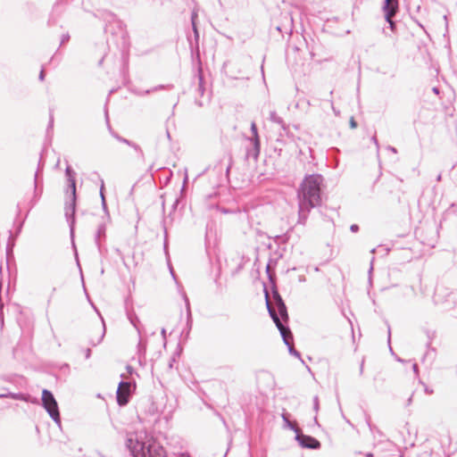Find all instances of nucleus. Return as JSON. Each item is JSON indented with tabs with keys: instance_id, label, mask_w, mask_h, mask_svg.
I'll return each mask as SVG.
<instances>
[{
	"instance_id": "obj_32",
	"label": "nucleus",
	"mask_w": 457,
	"mask_h": 457,
	"mask_svg": "<svg viewBox=\"0 0 457 457\" xmlns=\"http://www.w3.org/2000/svg\"><path fill=\"white\" fill-rule=\"evenodd\" d=\"M70 38V36L67 34V35H62V44H64L65 42H67Z\"/></svg>"
},
{
	"instance_id": "obj_31",
	"label": "nucleus",
	"mask_w": 457,
	"mask_h": 457,
	"mask_svg": "<svg viewBox=\"0 0 457 457\" xmlns=\"http://www.w3.org/2000/svg\"><path fill=\"white\" fill-rule=\"evenodd\" d=\"M412 370H413L415 375L418 376L419 375V368H418L417 363H413Z\"/></svg>"
},
{
	"instance_id": "obj_47",
	"label": "nucleus",
	"mask_w": 457,
	"mask_h": 457,
	"mask_svg": "<svg viewBox=\"0 0 457 457\" xmlns=\"http://www.w3.org/2000/svg\"><path fill=\"white\" fill-rule=\"evenodd\" d=\"M188 41H189V44L191 45V46H193V41H192V39L188 38Z\"/></svg>"
},
{
	"instance_id": "obj_10",
	"label": "nucleus",
	"mask_w": 457,
	"mask_h": 457,
	"mask_svg": "<svg viewBox=\"0 0 457 457\" xmlns=\"http://www.w3.org/2000/svg\"><path fill=\"white\" fill-rule=\"evenodd\" d=\"M105 232H106L105 223L102 222L101 224L98 225V228H97V230L96 233V237H95L96 244L99 249L101 248V239L105 238Z\"/></svg>"
},
{
	"instance_id": "obj_15",
	"label": "nucleus",
	"mask_w": 457,
	"mask_h": 457,
	"mask_svg": "<svg viewBox=\"0 0 457 457\" xmlns=\"http://www.w3.org/2000/svg\"><path fill=\"white\" fill-rule=\"evenodd\" d=\"M65 173H66V176L68 178V182H69V189L71 191V181L74 183V186L76 187V180H75V178H74V171L72 170V169L71 168V166H67L66 170H65Z\"/></svg>"
},
{
	"instance_id": "obj_6",
	"label": "nucleus",
	"mask_w": 457,
	"mask_h": 457,
	"mask_svg": "<svg viewBox=\"0 0 457 457\" xmlns=\"http://www.w3.org/2000/svg\"><path fill=\"white\" fill-rule=\"evenodd\" d=\"M382 9L385 13V19L389 23V28L392 31H395V22L393 21V17L398 11V0H384Z\"/></svg>"
},
{
	"instance_id": "obj_43",
	"label": "nucleus",
	"mask_w": 457,
	"mask_h": 457,
	"mask_svg": "<svg viewBox=\"0 0 457 457\" xmlns=\"http://www.w3.org/2000/svg\"><path fill=\"white\" fill-rule=\"evenodd\" d=\"M390 337H391V329H390V328H388V340H390Z\"/></svg>"
},
{
	"instance_id": "obj_39",
	"label": "nucleus",
	"mask_w": 457,
	"mask_h": 457,
	"mask_svg": "<svg viewBox=\"0 0 457 457\" xmlns=\"http://www.w3.org/2000/svg\"><path fill=\"white\" fill-rule=\"evenodd\" d=\"M90 354H91V350L87 349V353H86V358L88 359L90 357Z\"/></svg>"
},
{
	"instance_id": "obj_45",
	"label": "nucleus",
	"mask_w": 457,
	"mask_h": 457,
	"mask_svg": "<svg viewBox=\"0 0 457 457\" xmlns=\"http://www.w3.org/2000/svg\"><path fill=\"white\" fill-rule=\"evenodd\" d=\"M186 303H187V310H189V303H188V300L187 297H186Z\"/></svg>"
},
{
	"instance_id": "obj_37",
	"label": "nucleus",
	"mask_w": 457,
	"mask_h": 457,
	"mask_svg": "<svg viewBox=\"0 0 457 457\" xmlns=\"http://www.w3.org/2000/svg\"><path fill=\"white\" fill-rule=\"evenodd\" d=\"M53 122H54V117H53V114L51 113V114H50L49 127H52V126H53Z\"/></svg>"
},
{
	"instance_id": "obj_12",
	"label": "nucleus",
	"mask_w": 457,
	"mask_h": 457,
	"mask_svg": "<svg viewBox=\"0 0 457 457\" xmlns=\"http://www.w3.org/2000/svg\"><path fill=\"white\" fill-rule=\"evenodd\" d=\"M426 335H427V337H428V342H427V347H428V351L427 353H425V357H427L428 355L430 354V352H436V349L431 347V344H432V341L435 339V337H436V330H431V329H428L426 331Z\"/></svg>"
},
{
	"instance_id": "obj_46",
	"label": "nucleus",
	"mask_w": 457,
	"mask_h": 457,
	"mask_svg": "<svg viewBox=\"0 0 457 457\" xmlns=\"http://www.w3.org/2000/svg\"><path fill=\"white\" fill-rule=\"evenodd\" d=\"M433 91H434L436 94H438V92H439V91H438V89H437L436 87H434V88H433Z\"/></svg>"
},
{
	"instance_id": "obj_21",
	"label": "nucleus",
	"mask_w": 457,
	"mask_h": 457,
	"mask_svg": "<svg viewBox=\"0 0 457 457\" xmlns=\"http://www.w3.org/2000/svg\"><path fill=\"white\" fill-rule=\"evenodd\" d=\"M101 203H102V207L106 214L107 219L110 220V216H109L108 210H107V204H106V201H105V196H103V200H101Z\"/></svg>"
},
{
	"instance_id": "obj_5",
	"label": "nucleus",
	"mask_w": 457,
	"mask_h": 457,
	"mask_svg": "<svg viewBox=\"0 0 457 457\" xmlns=\"http://www.w3.org/2000/svg\"><path fill=\"white\" fill-rule=\"evenodd\" d=\"M75 210H76V187L71 181V200L66 203L65 216L71 228V233H73L75 224Z\"/></svg>"
},
{
	"instance_id": "obj_48",
	"label": "nucleus",
	"mask_w": 457,
	"mask_h": 457,
	"mask_svg": "<svg viewBox=\"0 0 457 457\" xmlns=\"http://www.w3.org/2000/svg\"><path fill=\"white\" fill-rule=\"evenodd\" d=\"M37 172L35 174V183H37Z\"/></svg>"
},
{
	"instance_id": "obj_4",
	"label": "nucleus",
	"mask_w": 457,
	"mask_h": 457,
	"mask_svg": "<svg viewBox=\"0 0 457 457\" xmlns=\"http://www.w3.org/2000/svg\"><path fill=\"white\" fill-rule=\"evenodd\" d=\"M42 405L49 416L53 419V420L58 426H61V417L58 403L52 392L47 389H44L42 391Z\"/></svg>"
},
{
	"instance_id": "obj_23",
	"label": "nucleus",
	"mask_w": 457,
	"mask_h": 457,
	"mask_svg": "<svg viewBox=\"0 0 457 457\" xmlns=\"http://www.w3.org/2000/svg\"><path fill=\"white\" fill-rule=\"evenodd\" d=\"M137 346H138L139 354L144 353L145 352V343H143L142 340L139 341Z\"/></svg>"
},
{
	"instance_id": "obj_44",
	"label": "nucleus",
	"mask_w": 457,
	"mask_h": 457,
	"mask_svg": "<svg viewBox=\"0 0 457 457\" xmlns=\"http://www.w3.org/2000/svg\"><path fill=\"white\" fill-rule=\"evenodd\" d=\"M441 179H442V176H441V174H439V175L437 176V178H436V180H437V181H441Z\"/></svg>"
},
{
	"instance_id": "obj_3",
	"label": "nucleus",
	"mask_w": 457,
	"mask_h": 457,
	"mask_svg": "<svg viewBox=\"0 0 457 457\" xmlns=\"http://www.w3.org/2000/svg\"><path fill=\"white\" fill-rule=\"evenodd\" d=\"M126 446L133 457H167L162 445L144 431L128 435Z\"/></svg>"
},
{
	"instance_id": "obj_30",
	"label": "nucleus",
	"mask_w": 457,
	"mask_h": 457,
	"mask_svg": "<svg viewBox=\"0 0 457 457\" xmlns=\"http://www.w3.org/2000/svg\"><path fill=\"white\" fill-rule=\"evenodd\" d=\"M350 229L352 232H357L359 230V226L356 224H353L351 225Z\"/></svg>"
},
{
	"instance_id": "obj_22",
	"label": "nucleus",
	"mask_w": 457,
	"mask_h": 457,
	"mask_svg": "<svg viewBox=\"0 0 457 457\" xmlns=\"http://www.w3.org/2000/svg\"><path fill=\"white\" fill-rule=\"evenodd\" d=\"M102 321H103V331H102V334H101L100 337L97 339L96 342H93V345H96L97 344H99L102 341V339H103V337H104V336L105 334L104 323L103 320H102Z\"/></svg>"
},
{
	"instance_id": "obj_1",
	"label": "nucleus",
	"mask_w": 457,
	"mask_h": 457,
	"mask_svg": "<svg viewBox=\"0 0 457 457\" xmlns=\"http://www.w3.org/2000/svg\"><path fill=\"white\" fill-rule=\"evenodd\" d=\"M323 177L320 174H312L304 178L297 191L298 199V223L304 225L310 211L320 204L321 184Z\"/></svg>"
},
{
	"instance_id": "obj_14",
	"label": "nucleus",
	"mask_w": 457,
	"mask_h": 457,
	"mask_svg": "<svg viewBox=\"0 0 457 457\" xmlns=\"http://www.w3.org/2000/svg\"><path fill=\"white\" fill-rule=\"evenodd\" d=\"M282 419L284 420V423H285V427L293 430L295 434H296V431H300L301 429L296 426L295 423H293L289 420L288 419V415L287 413H283L282 414Z\"/></svg>"
},
{
	"instance_id": "obj_27",
	"label": "nucleus",
	"mask_w": 457,
	"mask_h": 457,
	"mask_svg": "<svg viewBox=\"0 0 457 457\" xmlns=\"http://www.w3.org/2000/svg\"><path fill=\"white\" fill-rule=\"evenodd\" d=\"M104 180L102 179V180H101V187H100V196H101V200H103V196H104Z\"/></svg>"
},
{
	"instance_id": "obj_16",
	"label": "nucleus",
	"mask_w": 457,
	"mask_h": 457,
	"mask_svg": "<svg viewBox=\"0 0 457 457\" xmlns=\"http://www.w3.org/2000/svg\"><path fill=\"white\" fill-rule=\"evenodd\" d=\"M129 320L130 323L134 326V328L137 329L138 335H140L141 328L139 327L140 320H139L138 317L136 314H129Z\"/></svg>"
},
{
	"instance_id": "obj_9",
	"label": "nucleus",
	"mask_w": 457,
	"mask_h": 457,
	"mask_svg": "<svg viewBox=\"0 0 457 457\" xmlns=\"http://www.w3.org/2000/svg\"><path fill=\"white\" fill-rule=\"evenodd\" d=\"M252 146L247 148L246 150V158H253L256 161L260 154V139L259 138H250Z\"/></svg>"
},
{
	"instance_id": "obj_29",
	"label": "nucleus",
	"mask_w": 457,
	"mask_h": 457,
	"mask_svg": "<svg viewBox=\"0 0 457 457\" xmlns=\"http://www.w3.org/2000/svg\"><path fill=\"white\" fill-rule=\"evenodd\" d=\"M350 126L352 129H355L357 127V122L354 120L353 117L350 120Z\"/></svg>"
},
{
	"instance_id": "obj_49",
	"label": "nucleus",
	"mask_w": 457,
	"mask_h": 457,
	"mask_svg": "<svg viewBox=\"0 0 457 457\" xmlns=\"http://www.w3.org/2000/svg\"><path fill=\"white\" fill-rule=\"evenodd\" d=\"M170 274L174 277V273H173L172 270H170Z\"/></svg>"
},
{
	"instance_id": "obj_41",
	"label": "nucleus",
	"mask_w": 457,
	"mask_h": 457,
	"mask_svg": "<svg viewBox=\"0 0 457 457\" xmlns=\"http://www.w3.org/2000/svg\"><path fill=\"white\" fill-rule=\"evenodd\" d=\"M179 457H190V455L187 453H180Z\"/></svg>"
},
{
	"instance_id": "obj_35",
	"label": "nucleus",
	"mask_w": 457,
	"mask_h": 457,
	"mask_svg": "<svg viewBox=\"0 0 457 457\" xmlns=\"http://www.w3.org/2000/svg\"><path fill=\"white\" fill-rule=\"evenodd\" d=\"M373 262H374V257L372 258L371 262H370V270H369L370 275L371 274V272L373 270Z\"/></svg>"
},
{
	"instance_id": "obj_42",
	"label": "nucleus",
	"mask_w": 457,
	"mask_h": 457,
	"mask_svg": "<svg viewBox=\"0 0 457 457\" xmlns=\"http://www.w3.org/2000/svg\"><path fill=\"white\" fill-rule=\"evenodd\" d=\"M372 141L375 143V145H376L377 146H378V140H377L376 137H372Z\"/></svg>"
},
{
	"instance_id": "obj_7",
	"label": "nucleus",
	"mask_w": 457,
	"mask_h": 457,
	"mask_svg": "<svg viewBox=\"0 0 457 457\" xmlns=\"http://www.w3.org/2000/svg\"><path fill=\"white\" fill-rule=\"evenodd\" d=\"M133 385L128 381H120L116 393L117 403L119 405H126L132 392Z\"/></svg>"
},
{
	"instance_id": "obj_19",
	"label": "nucleus",
	"mask_w": 457,
	"mask_h": 457,
	"mask_svg": "<svg viewBox=\"0 0 457 457\" xmlns=\"http://www.w3.org/2000/svg\"><path fill=\"white\" fill-rule=\"evenodd\" d=\"M129 145L133 147L136 151L139 152L141 157L144 158V153L138 145L130 141V144H129Z\"/></svg>"
},
{
	"instance_id": "obj_26",
	"label": "nucleus",
	"mask_w": 457,
	"mask_h": 457,
	"mask_svg": "<svg viewBox=\"0 0 457 457\" xmlns=\"http://www.w3.org/2000/svg\"><path fill=\"white\" fill-rule=\"evenodd\" d=\"M12 246H13V244L9 242L7 245V248H6L7 257H9V255L11 254V253L12 251Z\"/></svg>"
},
{
	"instance_id": "obj_13",
	"label": "nucleus",
	"mask_w": 457,
	"mask_h": 457,
	"mask_svg": "<svg viewBox=\"0 0 457 457\" xmlns=\"http://www.w3.org/2000/svg\"><path fill=\"white\" fill-rule=\"evenodd\" d=\"M196 19H197V12L194 11L191 14V23H192V29L194 32V38H195V44L197 46L198 41H199V32L196 27Z\"/></svg>"
},
{
	"instance_id": "obj_28",
	"label": "nucleus",
	"mask_w": 457,
	"mask_h": 457,
	"mask_svg": "<svg viewBox=\"0 0 457 457\" xmlns=\"http://www.w3.org/2000/svg\"><path fill=\"white\" fill-rule=\"evenodd\" d=\"M202 82H203V79H202V77L200 76V77H199L198 91H199L201 94H203V92H204V87H203V83H202Z\"/></svg>"
},
{
	"instance_id": "obj_20",
	"label": "nucleus",
	"mask_w": 457,
	"mask_h": 457,
	"mask_svg": "<svg viewBox=\"0 0 457 457\" xmlns=\"http://www.w3.org/2000/svg\"><path fill=\"white\" fill-rule=\"evenodd\" d=\"M251 131L253 133V138H259L257 127L254 122H253L251 125Z\"/></svg>"
},
{
	"instance_id": "obj_17",
	"label": "nucleus",
	"mask_w": 457,
	"mask_h": 457,
	"mask_svg": "<svg viewBox=\"0 0 457 457\" xmlns=\"http://www.w3.org/2000/svg\"><path fill=\"white\" fill-rule=\"evenodd\" d=\"M2 397H10L12 399H15V400H22V401H25L26 400V397L24 396V395L22 394H14V393H10L8 395H1Z\"/></svg>"
},
{
	"instance_id": "obj_25",
	"label": "nucleus",
	"mask_w": 457,
	"mask_h": 457,
	"mask_svg": "<svg viewBox=\"0 0 457 457\" xmlns=\"http://www.w3.org/2000/svg\"><path fill=\"white\" fill-rule=\"evenodd\" d=\"M313 409H314L315 411H318V410H319V398H318V396H315L313 398Z\"/></svg>"
},
{
	"instance_id": "obj_18",
	"label": "nucleus",
	"mask_w": 457,
	"mask_h": 457,
	"mask_svg": "<svg viewBox=\"0 0 457 457\" xmlns=\"http://www.w3.org/2000/svg\"><path fill=\"white\" fill-rule=\"evenodd\" d=\"M112 136L117 139V140H119V141H120V142H121V143H124V144H126V145H129V144H130V141H129V140H128V139H126V138H124V137H122L119 136L118 134H116V133H114V132H112Z\"/></svg>"
},
{
	"instance_id": "obj_8",
	"label": "nucleus",
	"mask_w": 457,
	"mask_h": 457,
	"mask_svg": "<svg viewBox=\"0 0 457 457\" xmlns=\"http://www.w3.org/2000/svg\"><path fill=\"white\" fill-rule=\"evenodd\" d=\"M295 440L303 448L313 450L320 448V443L319 440L311 436L303 434L301 430L296 431Z\"/></svg>"
},
{
	"instance_id": "obj_2",
	"label": "nucleus",
	"mask_w": 457,
	"mask_h": 457,
	"mask_svg": "<svg viewBox=\"0 0 457 457\" xmlns=\"http://www.w3.org/2000/svg\"><path fill=\"white\" fill-rule=\"evenodd\" d=\"M265 299L266 305L269 312V314L274 323L276 324L278 329L280 332V335L283 338L284 343L288 346V351L290 354L300 358V353L296 351L292 344L293 335L288 327L284 326L282 321L287 322L288 314L287 306L278 292V290L274 289L272 291V301L269 297L268 292L265 290Z\"/></svg>"
},
{
	"instance_id": "obj_24",
	"label": "nucleus",
	"mask_w": 457,
	"mask_h": 457,
	"mask_svg": "<svg viewBox=\"0 0 457 457\" xmlns=\"http://www.w3.org/2000/svg\"><path fill=\"white\" fill-rule=\"evenodd\" d=\"M328 103L330 106V108L333 110L334 113L337 116L339 115V111H337L335 107H334V104H333V101L331 99L328 100Z\"/></svg>"
},
{
	"instance_id": "obj_11",
	"label": "nucleus",
	"mask_w": 457,
	"mask_h": 457,
	"mask_svg": "<svg viewBox=\"0 0 457 457\" xmlns=\"http://www.w3.org/2000/svg\"><path fill=\"white\" fill-rule=\"evenodd\" d=\"M270 120L281 126L283 131L287 133L288 126L284 122L283 119L279 117L275 111L270 112Z\"/></svg>"
},
{
	"instance_id": "obj_40",
	"label": "nucleus",
	"mask_w": 457,
	"mask_h": 457,
	"mask_svg": "<svg viewBox=\"0 0 457 457\" xmlns=\"http://www.w3.org/2000/svg\"><path fill=\"white\" fill-rule=\"evenodd\" d=\"M175 361V358H172L170 361V363H169V368L171 369L173 364L172 362Z\"/></svg>"
},
{
	"instance_id": "obj_34",
	"label": "nucleus",
	"mask_w": 457,
	"mask_h": 457,
	"mask_svg": "<svg viewBox=\"0 0 457 457\" xmlns=\"http://www.w3.org/2000/svg\"><path fill=\"white\" fill-rule=\"evenodd\" d=\"M44 79H45V71H44V70H41V71L39 73V79L44 80Z\"/></svg>"
},
{
	"instance_id": "obj_33",
	"label": "nucleus",
	"mask_w": 457,
	"mask_h": 457,
	"mask_svg": "<svg viewBox=\"0 0 457 457\" xmlns=\"http://www.w3.org/2000/svg\"><path fill=\"white\" fill-rule=\"evenodd\" d=\"M387 149H388L389 151H391L392 153H394V154H396V153H397L396 148H395V147H394V146L389 145V146H387Z\"/></svg>"
},
{
	"instance_id": "obj_38",
	"label": "nucleus",
	"mask_w": 457,
	"mask_h": 457,
	"mask_svg": "<svg viewBox=\"0 0 457 457\" xmlns=\"http://www.w3.org/2000/svg\"><path fill=\"white\" fill-rule=\"evenodd\" d=\"M162 336L163 339L165 340V338H166V330H165V328L162 329Z\"/></svg>"
},
{
	"instance_id": "obj_36",
	"label": "nucleus",
	"mask_w": 457,
	"mask_h": 457,
	"mask_svg": "<svg viewBox=\"0 0 457 457\" xmlns=\"http://www.w3.org/2000/svg\"><path fill=\"white\" fill-rule=\"evenodd\" d=\"M363 366H364V361L362 360L360 366V374L361 375L363 373Z\"/></svg>"
}]
</instances>
